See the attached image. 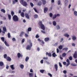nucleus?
Segmentation results:
<instances>
[{"mask_svg": "<svg viewBox=\"0 0 77 77\" xmlns=\"http://www.w3.org/2000/svg\"><path fill=\"white\" fill-rule=\"evenodd\" d=\"M17 57H18V58H20V57H23V55L21 54L20 53H17Z\"/></svg>", "mask_w": 77, "mask_h": 77, "instance_id": "obj_7", "label": "nucleus"}, {"mask_svg": "<svg viewBox=\"0 0 77 77\" xmlns=\"http://www.w3.org/2000/svg\"><path fill=\"white\" fill-rule=\"evenodd\" d=\"M39 35H38V34H36V35L35 36L36 38H39Z\"/></svg>", "mask_w": 77, "mask_h": 77, "instance_id": "obj_46", "label": "nucleus"}, {"mask_svg": "<svg viewBox=\"0 0 77 77\" xmlns=\"http://www.w3.org/2000/svg\"><path fill=\"white\" fill-rule=\"evenodd\" d=\"M25 16L26 18L27 19H29V14L28 13H26L25 14Z\"/></svg>", "mask_w": 77, "mask_h": 77, "instance_id": "obj_8", "label": "nucleus"}, {"mask_svg": "<svg viewBox=\"0 0 77 77\" xmlns=\"http://www.w3.org/2000/svg\"><path fill=\"white\" fill-rule=\"evenodd\" d=\"M25 37L26 38H27V37H28L29 36V35H28L26 33L25 34Z\"/></svg>", "mask_w": 77, "mask_h": 77, "instance_id": "obj_57", "label": "nucleus"}, {"mask_svg": "<svg viewBox=\"0 0 77 77\" xmlns=\"http://www.w3.org/2000/svg\"><path fill=\"white\" fill-rule=\"evenodd\" d=\"M1 39L3 42H5V38L4 37H2L1 38Z\"/></svg>", "mask_w": 77, "mask_h": 77, "instance_id": "obj_33", "label": "nucleus"}, {"mask_svg": "<svg viewBox=\"0 0 77 77\" xmlns=\"http://www.w3.org/2000/svg\"><path fill=\"white\" fill-rule=\"evenodd\" d=\"M2 49H3V48L2 46L0 45V50H2Z\"/></svg>", "mask_w": 77, "mask_h": 77, "instance_id": "obj_53", "label": "nucleus"}, {"mask_svg": "<svg viewBox=\"0 0 77 77\" xmlns=\"http://www.w3.org/2000/svg\"><path fill=\"white\" fill-rule=\"evenodd\" d=\"M49 16H50V17L51 18V17H52V16H53V14H52V13H50L49 14Z\"/></svg>", "mask_w": 77, "mask_h": 77, "instance_id": "obj_44", "label": "nucleus"}, {"mask_svg": "<svg viewBox=\"0 0 77 77\" xmlns=\"http://www.w3.org/2000/svg\"><path fill=\"white\" fill-rule=\"evenodd\" d=\"M54 66L55 68L56 69V71H57V68H58V67L57 66V65H55Z\"/></svg>", "mask_w": 77, "mask_h": 77, "instance_id": "obj_17", "label": "nucleus"}, {"mask_svg": "<svg viewBox=\"0 0 77 77\" xmlns=\"http://www.w3.org/2000/svg\"><path fill=\"white\" fill-rule=\"evenodd\" d=\"M29 77H32L33 76V73H29Z\"/></svg>", "mask_w": 77, "mask_h": 77, "instance_id": "obj_28", "label": "nucleus"}, {"mask_svg": "<svg viewBox=\"0 0 77 77\" xmlns=\"http://www.w3.org/2000/svg\"><path fill=\"white\" fill-rule=\"evenodd\" d=\"M52 56H53V57H56V56H57V55H56V53H55V52H54L53 54H52Z\"/></svg>", "mask_w": 77, "mask_h": 77, "instance_id": "obj_22", "label": "nucleus"}, {"mask_svg": "<svg viewBox=\"0 0 77 77\" xmlns=\"http://www.w3.org/2000/svg\"><path fill=\"white\" fill-rule=\"evenodd\" d=\"M20 16L22 17L23 18L24 17V13L23 12H22L20 14Z\"/></svg>", "mask_w": 77, "mask_h": 77, "instance_id": "obj_15", "label": "nucleus"}, {"mask_svg": "<svg viewBox=\"0 0 77 77\" xmlns=\"http://www.w3.org/2000/svg\"><path fill=\"white\" fill-rule=\"evenodd\" d=\"M72 39L73 40H75L76 39V37L75 36H72Z\"/></svg>", "mask_w": 77, "mask_h": 77, "instance_id": "obj_37", "label": "nucleus"}, {"mask_svg": "<svg viewBox=\"0 0 77 77\" xmlns=\"http://www.w3.org/2000/svg\"><path fill=\"white\" fill-rule=\"evenodd\" d=\"M6 59L8 61H11V58L9 57H7Z\"/></svg>", "mask_w": 77, "mask_h": 77, "instance_id": "obj_16", "label": "nucleus"}, {"mask_svg": "<svg viewBox=\"0 0 77 77\" xmlns=\"http://www.w3.org/2000/svg\"><path fill=\"white\" fill-rule=\"evenodd\" d=\"M68 49V48H65L63 49V50H65V51H67Z\"/></svg>", "mask_w": 77, "mask_h": 77, "instance_id": "obj_35", "label": "nucleus"}, {"mask_svg": "<svg viewBox=\"0 0 77 77\" xmlns=\"http://www.w3.org/2000/svg\"><path fill=\"white\" fill-rule=\"evenodd\" d=\"M37 5L38 6H41L42 5V2H41V1H40L38 2Z\"/></svg>", "mask_w": 77, "mask_h": 77, "instance_id": "obj_27", "label": "nucleus"}, {"mask_svg": "<svg viewBox=\"0 0 77 77\" xmlns=\"http://www.w3.org/2000/svg\"><path fill=\"white\" fill-rule=\"evenodd\" d=\"M53 24L54 26H56V22H55V21H54L53 22Z\"/></svg>", "mask_w": 77, "mask_h": 77, "instance_id": "obj_32", "label": "nucleus"}, {"mask_svg": "<svg viewBox=\"0 0 77 77\" xmlns=\"http://www.w3.org/2000/svg\"><path fill=\"white\" fill-rule=\"evenodd\" d=\"M68 0H65V5H66V4L67 3H68Z\"/></svg>", "mask_w": 77, "mask_h": 77, "instance_id": "obj_49", "label": "nucleus"}, {"mask_svg": "<svg viewBox=\"0 0 77 77\" xmlns=\"http://www.w3.org/2000/svg\"><path fill=\"white\" fill-rule=\"evenodd\" d=\"M63 73L64 74H66V71L65 70L63 71Z\"/></svg>", "mask_w": 77, "mask_h": 77, "instance_id": "obj_63", "label": "nucleus"}, {"mask_svg": "<svg viewBox=\"0 0 77 77\" xmlns=\"http://www.w3.org/2000/svg\"><path fill=\"white\" fill-rule=\"evenodd\" d=\"M66 53H63L62 54V57H65L66 56Z\"/></svg>", "mask_w": 77, "mask_h": 77, "instance_id": "obj_34", "label": "nucleus"}, {"mask_svg": "<svg viewBox=\"0 0 77 77\" xmlns=\"http://www.w3.org/2000/svg\"><path fill=\"white\" fill-rule=\"evenodd\" d=\"M48 11V8L45 7L44 9V12L45 13H46L47 11Z\"/></svg>", "mask_w": 77, "mask_h": 77, "instance_id": "obj_14", "label": "nucleus"}, {"mask_svg": "<svg viewBox=\"0 0 77 77\" xmlns=\"http://www.w3.org/2000/svg\"><path fill=\"white\" fill-rule=\"evenodd\" d=\"M11 68L13 70H14V69H15V68L14 67V65H11L10 66Z\"/></svg>", "mask_w": 77, "mask_h": 77, "instance_id": "obj_25", "label": "nucleus"}, {"mask_svg": "<svg viewBox=\"0 0 77 77\" xmlns=\"http://www.w3.org/2000/svg\"><path fill=\"white\" fill-rule=\"evenodd\" d=\"M42 2V4L44 5H45L46 4V1L45 0H41Z\"/></svg>", "mask_w": 77, "mask_h": 77, "instance_id": "obj_11", "label": "nucleus"}, {"mask_svg": "<svg viewBox=\"0 0 77 77\" xmlns=\"http://www.w3.org/2000/svg\"><path fill=\"white\" fill-rule=\"evenodd\" d=\"M58 5H60V0L58 1Z\"/></svg>", "mask_w": 77, "mask_h": 77, "instance_id": "obj_48", "label": "nucleus"}, {"mask_svg": "<svg viewBox=\"0 0 77 77\" xmlns=\"http://www.w3.org/2000/svg\"><path fill=\"white\" fill-rule=\"evenodd\" d=\"M64 36H65V37H67V38H69V35L67 33L64 34Z\"/></svg>", "mask_w": 77, "mask_h": 77, "instance_id": "obj_19", "label": "nucleus"}, {"mask_svg": "<svg viewBox=\"0 0 77 77\" xmlns=\"http://www.w3.org/2000/svg\"><path fill=\"white\" fill-rule=\"evenodd\" d=\"M57 17H60V14H57V15L55 14L54 15V17H53L52 19L53 20H54L55 18H56Z\"/></svg>", "mask_w": 77, "mask_h": 77, "instance_id": "obj_5", "label": "nucleus"}, {"mask_svg": "<svg viewBox=\"0 0 77 77\" xmlns=\"http://www.w3.org/2000/svg\"><path fill=\"white\" fill-rule=\"evenodd\" d=\"M33 17L34 18L36 19L38 17V14H35L33 16Z\"/></svg>", "mask_w": 77, "mask_h": 77, "instance_id": "obj_21", "label": "nucleus"}, {"mask_svg": "<svg viewBox=\"0 0 77 77\" xmlns=\"http://www.w3.org/2000/svg\"><path fill=\"white\" fill-rule=\"evenodd\" d=\"M33 9L35 12H36V13H38V11H37V10H36V9L35 8H33Z\"/></svg>", "mask_w": 77, "mask_h": 77, "instance_id": "obj_42", "label": "nucleus"}, {"mask_svg": "<svg viewBox=\"0 0 77 77\" xmlns=\"http://www.w3.org/2000/svg\"><path fill=\"white\" fill-rule=\"evenodd\" d=\"M41 32H42V33H45V31H44L43 30H41Z\"/></svg>", "mask_w": 77, "mask_h": 77, "instance_id": "obj_62", "label": "nucleus"}, {"mask_svg": "<svg viewBox=\"0 0 77 77\" xmlns=\"http://www.w3.org/2000/svg\"><path fill=\"white\" fill-rule=\"evenodd\" d=\"M40 63L42 64L43 63H44V60H42L40 61Z\"/></svg>", "mask_w": 77, "mask_h": 77, "instance_id": "obj_52", "label": "nucleus"}, {"mask_svg": "<svg viewBox=\"0 0 77 77\" xmlns=\"http://www.w3.org/2000/svg\"><path fill=\"white\" fill-rule=\"evenodd\" d=\"M58 48L60 50H62V46L60 45L59 46Z\"/></svg>", "mask_w": 77, "mask_h": 77, "instance_id": "obj_39", "label": "nucleus"}, {"mask_svg": "<svg viewBox=\"0 0 77 77\" xmlns=\"http://www.w3.org/2000/svg\"><path fill=\"white\" fill-rule=\"evenodd\" d=\"M8 38H11V34L9 33H8Z\"/></svg>", "mask_w": 77, "mask_h": 77, "instance_id": "obj_40", "label": "nucleus"}, {"mask_svg": "<svg viewBox=\"0 0 77 77\" xmlns=\"http://www.w3.org/2000/svg\"><path fill=\"white\" fill-rule=\"evenodd\" d=\"M30 46L28 45L26 46V50H30L31 49V48L32 47V43H30Z\"/></svg>", "mask_w": 77, "mask_h": 77, "instance_id": "obj_4", "label": "nucleus"}, {"mask_svg": "<svg viewBox=\"0 0 77 77\" xmlns=\"http://www.w3.org/2000/svg\"><path fill=\"white\" fill-rule=\"evenodd\" d=\"M63 40V38H61L60 41V42H62Z\"/></svg>", "mask_w": 77, "mask_h": 77, "instance_id": "obj_64", "label": "nucleus"}, {"mask_svg": "<svg viewBox=\"0 0 77 77\" xmlns=\"http://www.w3.org/2000/svg\"><path fill=\"white\" fill-rule=\"evenodd\" d=\"M38 24L39 26H40L41 29H42V30H45V26H44V24H42V21H39L38 23Z\"/></svg>", "mask_w": 77, "mask_h": 77, "instance_id": "obj_1", "label": "nucleus"}, {"mask_svg": "<svg viewBox=\"0 0 77 77\" xmlns=\"http://www.w3.org/2000/svg\"><path fill=\"white\" fill-rule=\"evenodd\" d=\"M8 15L9 20H11V15L10 14H8Z\"/></svg>", "mask_w": 77, "mask_h": 77, "instance_id": "obj_20", "label": "nucleus"}, {"mask_svg": "<svg viewBox=\"0 0 77 77\" xmlns=\"http://www.w3.org/2000/svg\"><path fill=\"white\" fill-rule=\"evenodd\" d=\"M29 59V57H26L25 59V61L26 62H27L28 61V60Z\"/></svg>", "mask_w": 77, "mask_h": 77, "instance_id": "obj_29", "label": "nucleus"}, {"mask_svg": "<svg viewBox=\"0 0 77 77\" xmlns=\"http://www.w3.org/2000/svg\"><path fill=\"white\" fill-rule=\"evenodd\" d=\"M77 51H75L74 55H73V57L75 59L77 58Z\"/></svg>", "mask_w": 77, "mask_h": 77, "instance_id": "obj_6", "label": "nucleus"}, {"mask_svg": "<svg viewBox=\"0 0 77 77\" xmlns=\"http://www.w3.org/2000/svg\"><path fill=\"white\" fill-rule=\"evenodd\" d=\"M45 71V70L44 69H41L40 70V72H41V73H44V72Z\"/></svg>", "mask_w": 77, "mask_h": 77, "instance_id": "obj_30", "label": "nucleus"}, {"mask_svg": "<svg viewBox=\"0 0 77 77\" xmlns=\"http://www.w3.org/2000/svg\"><path fill=\"white\" fill-rule=\"evenodd\" d=\"M11 14L12 16H13L14 15V12L13 11H12L11 12Z\"/></svg>", "mask_w": 77, "mask_h": 77, "instance_id": "obj_45", "label": "nucleus"}, {"mask_svg": "<svg viewBox=\"0 0 77 77\" xmlns=\"http://www.w3.org/2000/svg\"><path fill=\"white\" fill-rule=\"evenodd\" d=\"M28 32H31V31H32V28L29 27L28 29Z\"/></svg>", "mask_w": 77, "mask_h": 77, "instance_id": "obj_31", "label": "nucleus"}, {"mask_svg": "<svg viewBox=\"0 0 77 77\" xmlns=\"http://www.w3.org/2000/svg\"><path fill=\"white\" fill-rule=\"evenodd\" d=\"M57 53H58L59 52V49H57Z\"/></svg>", "mask_w": 77, "mask_h": 77, "instance_id": "obj_55", "label": "nucleus"}, {"mask_svg": "<svg viewBox=\"0 0 77 77\" xmlns=\"http://www.w3.org/2000/svg\"><path fill=\"white\" fill-rule=\"evenodd\" d=\"M1 12H3V13H4V14H5V12H6V11H5V9H2L1 10Z\"/></svg>", "mask_w": 77, "mask_h": 77, "instance_id": "obj_26", "label": "nucleus"}, {"mask_svg": "<svg viewBox=\"0 0 77 77\" xmlns=\"http://www.w3.org/2000/svg\"><path fill=\"white\" fill-rule=\"evenodd\" d=\"M12 40L13 41H16V39H15V38H13L12 39Z\"/></svg>", "mask_w": 77, "mask_h": 77, "instance_id": "obj_56", "label": "nucleus"}, {"mask_svg": "<svg viewBox=\"0 0 77 77\" xmlns=\"http://www.w3.org/2000/svg\"><path fill=\"white\" fill-rule=\"evenodd\" d=\"M4 65V63L3 62H0V66H3Z\"/></svg>", "mask_w": 77, "mask_h": 77, "instance_id": "obj_24", "label": "nucleus"}, {"mask_svg": "<svg viewBox=\"0 0 77 77\" xmlns=\"http://www.w3.org/2000/svg\"><path fill=\"white\" fill-rule=\"evenodd\" d=\"M13 20L14 21H15V22L18 21V17L17 16L14 15L13 17Z\"/></svg>", "mask_w": 77, "mask_h": 77, "instance_id": "obj_3", "label": "nucleus"}, {"mask_svg": "<svg viewBox=\"0 0 77 77\" xmlns=\"http://www.w3.org/2000/svg\"><path fill=\"white\" fill-rule=\"evenodd\" d=\"M57 29L58 30V29H60V26L59 25H58L57 26Z\"/></svg>", "mask_w": 77, "mask_h": 77, "instance_id": "obj_47", "label": "nucleus"}, {"mask_svg": "<svg viewBox=\"0 0 77 77\" xmlns=\"http://www.w3.org/2000/svg\"><path fill=\"white\" fill-rule=\"evenodd\" d=\"M20 67L22 69H23L24 68V65L23 64H21L20 65Z\"/></svg>", "mask_w": 77, "mask_h": 77, "instance_id": "obj_38", "label": "nucleus"}, {"mask_svg": "<svg viewBox=\"0 0 77 77\" xmlns=\"http://www.w3.org/2000/svg\"><path fill=\"white\" fill-rule=\"evenodd\" d=\"M69 60H72V57L71 56H70L69 58Z\"/></svg>", "mask_w": 77, "mask_h": 77, "instance_id": "obj_51", "label": "nucleus"}, {"mask_svg": "<svg viewBox=\"0 0 77 77\" xmlns=\"http://www.w3.org/2000/svg\"><path fill=\"white\" fill-rule=\"evenodd\" d=\"M66 62H68V63H70L69 62H70L69 60V59H67V60H66Z\"/></svg>", "mask_w": 77, "mask_h": 77, "instance_id": "obj_58", "label": "nucleus"}, {"mask_svg": "<svg viewBox=\"0 0 77 77\" xmlns=\"http://www.w3.org/2000/svg\"><path fill=\"white\" fill-rule=\"evenodd\" d=\"M50 40V38L48 37H47L45 38L44 41L45 42H47Z\"/></svg>", "mask_w": 77, "mask_h": 77, "instance_id": "obj_9", "label": "nucleus"}, {"mask_svg": "<svg viewBox=\"0 0 77 77\" xmlns=\"http://www.w3.org/2000/svg\"><path fill=\"white\" fill-rule=\"evenodd\" d=\"M74 15H75V16H77V11H74Z\"/></svg>", "mask_w": 77, "mask_h": 77, "instance_id": "obj_41", "label": "nucleus"}, {"mask_svg": "<svg viewBox=\"0 0 77 77\" xmlns=\"http://www.w3.org/2000/svg\"><path fill=\"white\" fill-rule=\"evenodd\" d=\"M59 63V65L60 67H62V64H61V63L60 62Z\"/></svg>", "mask_w": 77, "mask_h": 77, "instance_id": "obj_50", "label": "nucleus"}, {"mask_svg": "<svg viewBox=\"0 0 77 77\" xmlns=\"http://www.w3.org/2000/svg\"><path fill=\"white\" fill-rule=\"evenodd\" d=\"M44 44H45V43L44 42V41H43V40H42L40 43V45H44Z\"/></svg>", "mask_w": 77, "mask_h": 77, "instance_id": "obj_12", "label": "nucleus"}, {"mask_svg": "<svg viewBox=\"0 0 77 77\" xmlns=\"http://www.w3.org/2000/svg\"><path fill=\"white\" fill-rule=\"evenodd\" d=\"M48 75H49V76H50V77H52V75H51V73H48Z\"/></svg>", "mask_w": 77, "mask_h": 77, "instance_id": "obj_60", "label": "nucleus"}, {"mask_svg": "<svg viewBox=\"0 0 77 77\" xmlns=\"http://www.w3.org/2000/svg\"><path fill=\"white\" fill-rule=\"evenodd\" d=\"M24 32L22 31L21 33L19 35V36H20V37H23V35H24Z\"/></svg>", "mask_w": 77, "mask_h": 77, "instance_id": "obj_13", "label": "nucleus"}, {"mask_svg": "<svg viewBox=\"0 0 77 77\" xmlns=\"http://www.w3.org/2000/svg\"><path fill=\"white\" fill-rule=\"evenodd\" d=\"M4 43L6 45V46H8V47H9V45L8 44V43H7L6 41H5Z\"/></svg>", "mask_w": 77, "mask_h": 77, "instance_id": "obj_23", "label": "nucleus"}, {"mask_svg": "<svg viewBox=\"0 0 77 77\" xmlns=\"http://www.w3.org/2000/svg\"><path fill=\"white\" fill-rule=\"evenodd\" d=\"M69 65H70V63H68L66 65V66H68Z\"/></svg>", "mask_w": 77, "mask_h": 77, "instance_id": "obj_61", "label": "nucleus"}, {"mask_svg": "<svg viewBox=\"0 0 77 77\" xmlns=\"http://www.w3.org/2000/svg\"><path fill=\"white\" fill-rule=\"evenodd\" d=\"M3 31H4V32H7V30L6 29V27L4 26L3 27Z\"/></svg>", "mask_w": 77, "mask_h": 77, "instance_id": "obj_18", "label": "nucleus"}, {"mask_svg": "<svg viewBox=\"0 0 77 77\" xmlns=\"http://www.w3.org/2000/svg\"><path fill=\"white\" fill-rule=\"evenodd\" d=\"M60 58L61 60H63V58L62 57V56L61 55H60Z\"/></svg>", "mask_w": 77, "mask_h": 77, "instance_id": "obj_59", "label": "nucleus"}, {"mask_svg": "<svg viewBox=\"0 0 77 77\" xmlns=\"http://www.w3.org/2000/svg\"><path fill=\"white\" fill-rule=\"evenodd\" d=\"M30 5L32 8H33V6H34V5H33V3L32 2L30 3Z\"/></svg>", "mask_w": 77, "mask_h": 77, "instance_id": "obj_36", "label": "nucleus"}, {"mask_svg": "<svg viewBox=\"0 0 77 77\" xmlns=\"http://www.w3.org/2000/svg\"><path fill=\"white\" fill-rule=\"evenodd\" d=\"M43 59H44L45 60H47L48 59V57H44L43 58Z\"/></svg>", "mask_w": 77, "mask_h": 77, "instance_id": "obj_54", "label": "nucleus"}, {"mask_svg": "<svg viewBox=\"0 0 77 77\" xmlns=\"http://www.w3.org/2000/svg\"><path fill=\"white\" fill-rule=\"evenodd\" d=\"M4 57L5 59H6L7 58V54H5L4 55Z\"/></svg>", "mask_w": 77, "mask_h": 77, "instance_id": "obj_43", "label": "nucleus"}, {"mask_svg": "<svg viewBox=\"0 0 77 77\" xmlns=\"http://www.w3.org/2000/svg\"><path fill=\"white\" fill-rule=\"evenodd\" d=\"M46 55L47 56V55H48V56L49 57H51V53H48V52H47L46 53Z\"/></svg>", "mask_w": 77, "mask_h": 77, "instance_id": "obj_10", "label": "nucleus"}, {"mask_svg": "<svg viewBox=\"0 0 77 77\" xmlns=\"http://www.w3.org/2000/svg\"><path fill=\"white\" fill-rule=\"evenodd\" d=\"M21 4H22L23 6L26 7L27 6V3L26 1L23 0H21L20 1Z\"/></svg>", "mask_w": 77, "mask_h": 77, "instance_id": "obj_2", "label": "nucleus"}]
</instances>
